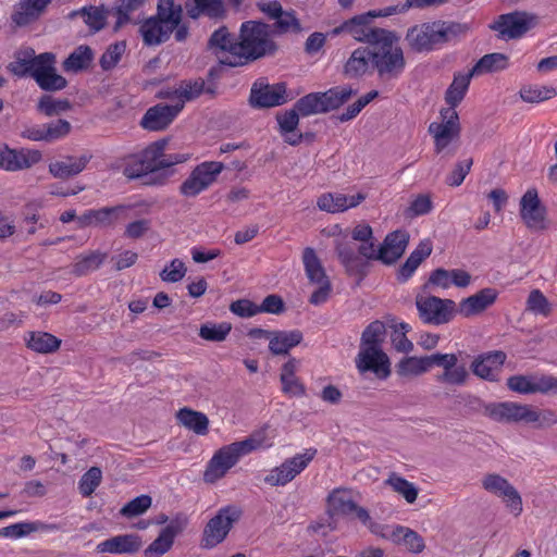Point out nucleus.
Returning <instances> with one entry per match:
<instances>
[{"label":"nucleus","mask_w":557,"mask_h":557,"mask_svg":"<svg viewBox=\"0 0 557 557\" xmlns=\"http://www.w3.org/2000/svg\"><path fill=\"white\" fill-rule=\"evenodd\" d=\"M166 140H157L131 156L123 168L129 180L143 178L145 185H163L172 174L170 168L188 160L186 153H165Z\"/></svg>","instance_id":"1"},{"label":"nucleus","mask_w":557,"mask_h":557,"mask_svg":"<svg viewBox=\"0 0 557 557\" xmlns=\"http://www.w3.org/2000/svg\"><path fill=\"white\" fill-rule=\"evenodd\" d=\"M236 49L238 52L234 53L228 66H242L272 57L276 53L278 46L272 38L270 25L261 21H246L240 25Z\"/></svg>","instance_id":"2"},{"label":"nucleus","mask_w":557,"mask_h":557,"mask_svg":"<svg viewBox=\"0 0 557 557\" xmlns=\"http://www.w3.org/2000/svg\"><path fill=\"white\" fill-rule=\"evenodd\" d=\"M385 336L386 326L379 320L371 322L362 332L360 350L356 359V366L361 373L371 371L379 379L389 376L391 362L382 349Z\"/></svg>","instance_id":"3"},{"label":"nucleus","mask_w":557,"mask_h":557,"mask_svg":"<svg viewBox=\"0 0 557 557\" xmlns=\"http://www.w3.org/2000/svg\"><path fill=\"white\" fill-rule=\"evenodd\" d=\"M372 67L383 81L396 79L405 70L403 49L394 33L387 30L372 46Z\"/></svg>","instance_id":"4"},{"label":"nucleus","mask_w":557,"mask_h":557,"mask_svg":"<svg viewBox=\"0 0 557 557\" xmlns=\"http://www.w3.org/2000/svg\"><path fill=\"white\" fill-rule=\"evenodd\" d=\"M183 15V7L176 9L157 4L153 16L146 18L139 26V33L146 46H159L168 41Z\"/></svg>","instance_id":"5"},{"label":"nucleus","mask_w":557,"mask_h":557,"mask_svg":"<svg viewBox=\"0 0 557 557\" xmlns=\"http://www.w3.org/2000/svg\"><path fill=\"white\" fill-rule=\"evenodd\" d=\"M493 418L508 423H525L535 429L550 428L557 424V413L553 409H537L532 405L511 401L494 408Z\"/></svg>","instance_id":"6"},{"label":"nucleus","mask_w":557,"mask_h":557,"mask_svg":"<svg viewBox=\"0 0 557 557\" xmlns=\"http://www.w3.org/2000/svg\"><path fill=\"white\" fill-rule=\"evenodd\" d=\"M242 515L243 510L236 505L221 507L203 529L201 547L213 548L222 543Z\"/></svg>","instance_id":"7"},{"label":"nucleus","mask_w":557,"mask_h":557,"mask_svg":"<svg viewBox=\"0 0 557 557\" xmlns=\"http://www.w3.org/2000/svg\"><path fill=\"white\" fill-rule=\"evenodd\" d=\"M373 17H375V14L372 12L354 16L343 22L339 26L333 28L330 32V35H349L357 41L367 42L369 46H372L382 35H385V32H387L384 28L373 27L371 25Z\"/></svg>","instance_id":"8"},{"label":"nucleus","mask_w":557,"mask_h":557,"mask_svg":"<svg viewBox=\"0 0 557 557\" xmlns=\"http://www.w3.org/2000/svg\"><path fill=\"white\" fill-rule=\"evenodd\" d=\"M416 306L421 320L433 325L448 323L457 313V305L454 300L436 296H418Z\"/></svg>","instance_id":"9"},{"label":"nucleus","mask_w":557,"mask_h":557,"mask_svg":"<svg viewBox=\"0 0 557 557\" xmlns=\"http://www.w3.org/2000/svg\"><path fill=\"white\" fill-rule=\"evenodd\" d=\"M223 169L222 162L207 161L198 164L180 186V193L185 197L198 196L216 181Z\"/></svg>","instance_id":"10"},{"label":"nucleus","mask_w":557,"mask_h":557,"mask_svg":"<svg viewBox=\"0 0 557 557\" xmlns=\"http://www.w3.org/2000/svg\"><path fill=\"white\" fill-rule=\"evenodd\" d=\"M243 456H246V454L237 442L221 447L208 462L203 473V480L207 483H214L222 479Z\"/></svg>","instance_id":"11"},{"label":"nucleus","mask_w":557,"mask_h":557,"mask_svg":"<svg viewBox=\"0 0 557 557\" xmlns=\"http://www.w3.org/2000/svg\"><path fill=\"white\" fill-rule=\"evenodd\" d=\"M434 366L443 369L441 373L435 375V381L442 385L463 386L470 377L466 366L459 362V357L456 354L435 352Z\"/></svg>","instance_id":"12"},{"label":"nucleus","mask_w":557,"mask_h":557,"mask_svg":"<svg viewBox=\"0 0 557 557\" xmlns=\"http://www.w3.org/2000/svg\"><path fill=\"white\" fill-rule=\"evenodd\" d=\"M536 24V16L523 11H515L498 16L491 28L499 33L503 39H516L523 36Z\"/></svg>","instance_id":"13"},{"label":"nucleus","mask_w":557,"mask_h":557,"mask_svg":"<svg viewBox=\"0 0 557 557\" xmlns=\"http://www.w3.org/2000/svg\"><path fill=\"white\" fill-rule=\"evenodd\" d=\"M442 122H432L429 133L434 138L435 151L441 153L460 134L459 116L453 108L441 110Z\"/></svg>","instance_id":"14"},{"label":"nucleus","mask_w":557,"mask_h":557,"mask_svg":"<svg viewBox=\"0 0 557 557\" xmlns=\"http://www.w3.org/2000/svg\"><path fill=\"white\" fill-rule=\"evenodd\" d=\"M482 486L485 491L504 498L507 507L515 516L522 512L521 496L507 479L496 473H490L483 478Z\"/></svg>","instance_id":"15"},{"label":"nucleus","mask_w":557,"mask_h":557,"mask_svg":"<svg viewBox=\"0 0 557 557\" xmlns=\"http://www.w3.org/2000/svg\"><path fill=\"white\" fill-rule=\"evenodd\" d=\"M188 523L184 515H177L170 523L161 530L158 537L145 549L146 557H161L168 553L175 537L181 534Z\"/></svg>","instance_id":"16"},{"label":"nucleus","mask_w":557,"mask_h":557,"mask_svg":"<svg viewBox=\"0 0 557 557\" xmlns=\"http://www.w3.org/2000/svg\"><path fill=\"white\" fill-rule=\"evenodd\" d=\"M237 44L238 36L231 34L227 27L221 26L211 34L207 47L221 64L228 66L230 60L233 61L234 53L238 52Z\"/></svg>","instance_id":"17"},{"label":"nucleus","mask_w":557,"mask_h":557,"mask_svg":"<svg viewBox=\"0 0 557 557\" xmlns=\"http://www.w3.org/2000/svg\"><path fill=\"white\" fill-rule=\"evenodd\" d=\"M183 109V103L169 106L159 103L149 108L144 114L140 125L151 132L165 129Z\"/></svg>","instance_id":"18"},{"label":"nucleus","mask_w":557,"mask_h":557,"mask_svg":"<svg viewBox=\"0 0 557 557\" xmlns=\"http://www.w3.org/2000/svg\"><path fill=\"white\" fill-rule=\"evenodd\" d=\"M41 152L35 149L0 148V168L7 171L28 169L41 160Z\"/></svg>","instance_id":"19"},{"label":"nucleus","mask_w":557,"mask_h":557,"mask_svg":"<svg viewBox=\"0 0 557 557\" xmlns=\"http://www.w3.org/2000/svg\"><path fill=\"white\" fill-rule=\"evenodd\" d=\"M546 209L541 205L537 190L528 189L520 200V216L529 228H544Z\"/></svg>","instance_id":"20"},{"label":"nucleus","mask_w":557,"mask_h":557,"mask_svg":"<svg viewBox=\"0 0 557 557\" xmlns=\"http://www.w3.org/2000/svg\"><path fill=\"white\" fill-rule=\"evenodd\" d=\"M497 297L498 292L495 288H483L478 293L463 298L457 307V313L466 319L479 315L493 306Z\"/></svg>","instance_id":"21"},{"label":"nucleus","mask_w":557,"mask_h":557,"mask_svg":"<svg viewBox=\"0 0 557 557\" xmlns=\"http://www.w3.org/2000/svg\"><path fill=\"white\" fill-rule=\"evenodd\" d=\"M249 102L253 108H271L287 102L285 84L261 85L251 88Z\"/></svg>","instance_id":"22"},{"label":"nucleus","mask_w":557,"mask_h":557,"mask_svg":"<svg viewBox=\"0 0 557 557\" xmlns=\"http://www.w3.org/2000/svg\"><path fill=\"white\" fill-rule=\"evenodd\" d=\"M48 52L36 54L33 48H23L14 53V59L9 63L8 70L18 77H35L37 67L45 59H48Z\"/></svg>","instance_id":"23"},{"label":"nucleus","mask_w":557,"mask_h":557,"mask_svg":"<svg viewBox=\"0 0 557 557\" xmlns=\"http://www.w3.org/2000/svg\"><path fill=\"white\" fill-rule=\"evenodd\" d=\"M506 360V354L500 350L479 355L471 363L474 375L490 382L497 381L498 373Z\"/></svg>","instance_id":"24"},{"label":"nucleus","mask_w":557,"mask_h":557,"mask_svg":"<svg viewBox=\"0 0 557 557\" xmlns=\"http://www.w3.org/2000/svg\"><path fill=\"white\" fill-rule=\"evenodd\" d=\"M382 537L393 542L396 545L405 546L407 550L413 554L422 553L425 548L423 537L414 530L404 525H387Z\"/></svg>","instance_id":"25"},{"label":"nucleus","mask_w":557,"mask_h":557,"mask_svg":"<svg viewBox=\"0 0 557 557\" xmlns=\"http://www.w3.org/2000/svg\"><path fill=\"white\" fill-rule=\"evenodd\" d=\"M366 198L367 195L364 193H358L352 196L342 193H324L318 198L317 206L321 211L334 214L356 208Z\"/></svg>","instance_id":"26"},{"label":"nucleus","mask_w":557,"mask_h":557,"mask_svg":"<svg viewBox=\"0 0 557 557\" xmlns=\"http://www.w3.org/2000/svg\"><path fill=\"white\" fill-rule=\"evenodd\" d=\"M408 243L409 234L406 231H394L386 235L376 258L384 264H393L404 255Z\"/></svg>","instance_id":"27"},{"label":"nucleus","mask_w":557,"mask_h":557,"mask_svg":"<svg viewBox=\"0 0 557 557\" xmlns=\"http://www.w3.org/2000/svg\"><path fill=\"white\" fill-rule=\"evenodd\" d=\"M48 59H45L35 73V82L42 90L57 91L66 87V79L55 71V55L48 52Z\"/></svg>","instance_id":"28"},{"label":"nucleus","mask_w":557,"mask_h":557,"mask_svg":"<svg viewBox=\"0 0 557 557\" xmlns=\"http://www.w3.org/2000/svg\"><path fill=\"white\" fill-rule=\"evenodd\" d=\"M141 546L143 541L138 534H121L100 542L97 545V552L115 555L135 554Z\"/></svg>","instance_id":"29"},{"label":"nucleus","mask_w":557,"mask_h":557,"mask_svg":"<svg viewBox=\"0 0 557 557\" xmlns=\"http://www.w3.org/2000/svg\"><path fill=\"white\" fill-rule=\"evenodd\" d=\"M407 40L416 51H429L441 45L435 22L412 27Z\"/></svg>","instance_id":"30"},{"label":"nucleus","mask_w":557,"mask_h":557,"mask_svg":"<svg viewBox=\"0 0 557 557\" xmlns=\"http://www.w3.org/2000/svg\"><path fill=\"white\" fill-rule=\"evenodd\" d=\"M92 156L90 153L81 157L66 156L62 160H57L49 164V173L60 180H67L83 172Z\"/></svg>","instance_id":"31"},{"label":"nucleus","mask_w":557,"mask_h":557,"mask_svg":"<svg viewBox=\"0 0 557 557\" xmlns=\"http://www.w3.org/2000/svg\"><path fill=\"white\" fill-rule=\"evenodd\" d=\"M187 15L193 20L207 16L211 20H220L225 15L222 0H189L184 4Z\"/></svg>","instance_id":"32"},{"label":"nucleus","mask_w":557,"mask_h":557,"mask_svg":"<svg viewBox=\"0 0 557 557\" xmlns=\"http://www.w3.org/2000/svg\"><path fill=\"white\" fill-rule=\"evenodd\" d=\"M336 252L341 263L350 275L364 276L368 272V261L362 259L348 243H338Z\"/></svg>","instance_id":"33"},{"label":"nucleus","mask_w":557,"mask_h":557,"mask_svg":"<svg viewBox=\"0 0 557 557\" xmlns=\"http://www.w3.org/2000/svg\"><path fill=\"white\" fill-rule=\"evenodd\" d=\"M51 0H20L16 4L12 21L18 26H25L37 20Z\"/></svg>","instance_id":"34"},{"label":"nucleus","mask_w":557,"mask_h":557,"mask_svg":"<svg viewBox=\"0 0 557 557\" xmlns=\"http://www.w3.org/2000/svg\"><path fill=\"white\" fill-rule=\"evenodd\" d=\"M432 249V242L430 239L421 240L405 263L399 268L397 278L401 282H406L410 278L422 261L431 255Z\"/></svg>","instance_id":"35"},{"label":"nucleus","mask_w":557,"mask_h":557,"mask_svg":"<svg viewBox=\"0 0 557 557\" xmlns=\"http://www.w3.org/2000/svg\"><path fill=\"white\" fill-rule=\"evenodd\" d=\"M304 336L299 330L274 331L269 343V350L274 356L287 355L289 350L302 341Z\"/></svg>","instance_id":"36"},{"label":"nucleus","mask_w":557,"mask_h":557,"mask_svg":"<svg viewBox=\"0 0 557 557\" xmlns=\"http://www.w3.org/2000/svg\"><path fill=\"white\" fill-rule=\"evenodd\" d=\"M434 354L423 357H404L396 364V373L401 377L418 376L433 367Z\"/></svg>","instance_id":"37"},{"label":"nucleus","mask_w":557,"mask_h":557,"mask_svg":"<svg viewBox=\"0 0 557 557\" xmlns=\"http://www.w3.org/2000/svg\"><path fill=\"white\" fill-rule=\"evenodd\" d=\"M372 65V48H357L347 60L344 66V73L349 77H359L367 73L369 66Z\"/></svg>","instance_id":"38"},{"label":"nucleus","mask_w":557,"mask_h":557,"mask_svg":"<svg viewBox=\"0 0 557 557\" xmlns=\"http://www.w3.org/2000/svg\"><path fill=\"white\" fill-rule=\"evenodd\" d=\"M299 115L300 113L295 107L276 115L280 133L285 137V141L293 146L300 144L302 139L301 134L295 133L299 123Z\"/></svg>","instance_id":"39"},{"label":"nucleus","mask_w":557,"mask_h":557,"mask_svg":"<svg viewBox=\"0 0 557 557\" xmlns=\"http://www.w3.org/2000/svg\"><path fill=\"white\" fill-rule=\"evenodd\" d=\"M176 419L186 429L197 435H207L209 432V419L200 412L189 408H182L176 413Z\"/></svg>","instance_id":"40"},{"label":"nucleus","mask_w":557,"mask_h":557,"mask_svg":"<svg viewBox=\"0 0 557 557\" xmlns=\"http://www.w3.org/2000/svg\"><path fill=\"white\" fill-rule=\"evenodd\" d=\"M356 90L351 87H333L324 92H318L322 112L326 113L338 109L345 102H347L354 95H356Z\"/></svg>","instance_id":"41"},{"label":"nucleus","mask_w":557,"mask_h":557,"mask_svg":"<svg viewBox=\"0 0 557 557\" xmlns=\"http://www.w3.org/2000/svg\"><path fill=\"white\" fill-rule=\"evenodd\" d=\"M474 76L471 71L466 74L457 73L445 92V101L449 108H455L463 100L469 88L471 78Z\"/></svg>","instance_id":"42"},{"label":"nucleus","mask_w":557,"mask_h":557,"mask_svg":"<svg viewBox=\"0 0 557 557\" xmlns=\"http://www.w3.org/2000/svg\"><path fill=\"white\" fill-rule=\"evenodd\" d=\"M129 207L120 205L96 210V226L101 228L114 227L119 222L128 219Z\"/></svg>","instance_id":"43"},{"label":"nucleus","mask_w":557,"mask_h":557,"mask_svg":"<svg viewBox=\"0 0 557 557\" xmlns=\"http://www.w3.org/2000/svg\"><path fill=\"white\" fill-rule=\"evenodd\" d=\"M27 347L39 354H51L60 348L61 341L47 332H30L26 339Z\"/></svg>","instance_id":"44"},{"label":"nucleus","mask_w":557,"mask_h":557,"mask_svg":"<svg viewBox=\"0 0 557 557\" xmlns=\"http://www.w3.org/2000/svg\"><path fill=\"white\" fill-rule=\"evenodd\" d=\"M107 253L100 251H91L87 255H81L72 265L71 273L77 277L87 275L97 270L104 262Z\"/></svg>","instance_id":"45"},{"label":"nucleus","mask_w":557,"mask_h":557,"mask_svg":"<svg viewBox=\"0 0 557 557\" xmlns=\"http://www.w3.org/2000/svg\"><path fill=\"white\" fill-rule=\"evenodd\" d=\"M508 66V57L504 53H488L483 55L470 70L474 76L503 71Z\"/></svg>","instance_id":"46"},{"label":"nucleus","mask_w":557,"mask_h":557,"mask_svg":"<svg viewBox=\"0 0 557 557\" xmlns=\"http://www.w3.org/2000/svg\"><path fill=\"white\" fill-rule=\"evenodd\" d=\"M329 507L335 513L351 515L357 503L351 497V492L346 488H335L327 496Z\"/></svg>","instance_id":"47"},{"label":"nucleus","mask_w":557,"mask_h":557,"mask_svg":"<svg viewBox=\"0 0 557 557\" xmlns=\"http://www.w3.org/2000/svg\"><path fill=\"white\" fill-rule=\"evenodd\" d=\"M305 272L311 283L327 281L325 270L313 248L307 247L302 253Z\"/></svg>","instance_id":"48"},{"label":"nucleus","mask_w":557,"mask_h":557,"mask_svg":"<svg viewBox=\"0 0 557 557\" xmlns=\"http://www.w3.org/2000/svg\"><path fill=\"white\" fill-rule=\"evenodd\" d=\"M92 57L94 53L90 47L84 45L79 46L64 60L63 70L74 73L86 70Z\"/></svg>","instance_id":"49"},{"label":"nucleus","mask_w":557,"mask_h":557,"mask_svg":"<svg viewBox=\"0 0 557 557\" xmlns=\"http://www.w3.org/2000/svg\"><path fill=\"white\" fill-rule=\"evenodd\" d=\"M385 484L391 486L394 492L401 495L407 503L412 504L417 500L419 491L416 485L405 478L392 472L385 480Z\"/></svg>","instance_id":"50"},{"label":"nucleus","mask_w":557,"mask_h":557,"mask_svg":"<svg viewBox=\"0 0 557 557\" xmlns=\"http://www.w3.org/2000/svg\"><path fill=\"white\" fill-rule=\"evenodd\" d=\"M438 32L441 45L453 41L465 36L469 30V25L458 22H435Z\"/></svg>","instance_id":"51"},{"label":"nucleus","mask_w":557,"mask_h":557,"mask_svg":"<svg viewBox=\"0 0 557 557\" xmlns=\"http://www.w3.org/2000/svg\"><path fill=\"white\" fill-rule=\"evenodd\" d=\"M301 30V24L296 16L295 11H285L283 10L274 21L273 26L271 27V33L283 35L287 33H299Z\"/></svg>","instance_id":"52"},{"label":"nucleus","mask_w":557,"mask_h":557,"mask_svg":"<svg viewBox=\"0 0 557 557\" xmlns=\"http://www.w3.org/2000/svg\"><path fill=\"white\" fill-rule=\"evenodd\" d=\"M268 430L269 426L264 425L252 432L247 438L237 442L246 455L259 448H267L272 446V443L268 436Z\"/></svg>","instance_id":"53"},{"label":"nucleus","mask_w":557,"mask_h":557,"mask_svg":"<svg viewBox=\"0 0 557 557\" xmlns=\"http://www.w3.org/2000/svg\"><path fill=\"white\" fill-rule=\"evenodd\" d=\"M205 91V81L197 78L195 81H183L180 86L172 92H168V96H175L182 99V103L190 101L199 97Z\"/></svg>","instance_id":"54"},{"label":"nucleus","mask_w":557,"mask_h":557,"mask_svg":"<svg viewBox=\"0 0 557 557\" xmlns=\"http://www.w3.org/2000/svg\"><path fill=\"white\" fill-rule=\"evenodd\" d=\"M557 96V90L553 87L528 85L520 89V97L524 102L539 103Z\"/></svg>","instance_id":"55"},{"label":"nucleus","mask_w":557,"mask_h":557,"mask_svg":"<svg viewBox=\"0 0 557 557\" xmlns=\"http://www.w3.org/2000/svg\"><path fill=\"white\" fill-rule=\"evenodd\" d=\"M146 0H117V3L112 8V14L116 17L114 30L120 29L123 25L129 22V14L138 10Z\"/></svg>","instance_id":"56"},{"label":"nucleus","mask_w":557,"mask_h":557,"mask_svg":"<svg viewBox=\"0 0 557 557\" xmlns=\"http://www.w3.org/2000/svg\"><path fill=\"white\" fill-rule=\"evenodd\" d=\"M102 481V471L99 467L89 468L78 481V491L83 497H89Z\"/></svg>","instance_id":"57"},{"label":"nucleus","mask_w":557,"mask_h":557,"mask_svg":"<svg viewBox=\"0 0 557 557\" xmlns=\"http://www.w3.org/2000/svg\"><path fill=\"white\" fill-rule=\"evenodd\" d=\"M82 14L85 23L94 30L99 32L106 26L108 14H112V9L107 10L104 7L83 8Z\"/></svg>","instance_id":"58"},{"label":"nucleus","mask_w":557,"mask_h":557,"mask_svg":"<svg viewBox=\"0 0 557 557\" xmlns=\"http://www.w3.org/2000/svg\"><path fill=\"white\" fill-rule=\"evenodd\" d=\"M525 309L534 314L548 317L552 312V305L540 289H533L528 296Z\"/></svg>","instance_id":"59"},{"label":"nucleus","mask_w":557,"mask_h":557,"mask_svg":"<svg viewBox=\"0 0 557 557\" xmlns=\"http://www.w3.org/2000/svg\"><path fill=\"white\" fill-rule=\"evenodd\" d=\"M37 108L45 115L54 116L70 110L71 103L66 99H55L49 95H45L39 99Z\"/></svg>","instance_id":"60"},{"label":"nucleus","mask_w":557,"mask_h":557,"mask_svg":"<svg viewBox=\"0 0 557 557\" xmlns=\"http://www.w3.org/2000/svg\"><path fill=\"white\" fill-rule=\"evenodd\" d=\"M379 92L376 90H371L368 94L360 97L352 104L348 106L342 114L333 115L332 119L338 122H347L355 119L361 110L369 104L372 100L377 97Z\"/></svg>","instance_id":"61"},{"label":"nucleus","mask_w":557,"mask_h":557,"mask_svg":"<svg viewBox=\"0 0 557 557\" xmlns=\"http://www.w3.org/2000/svg\"><path fill=\"white\" fill-rule=\"evenodd\" d=\"M231 330V324L226 322L220 324L207 323L201 325L199 336L209 342H223Z\"/></svg>","instance_id":"62"},{"label":"nucleus","mask_w":557,"mask_h":557,"mask_svg":"<svg viewBox=\"0 0 557 557\" xmlns=\"http://www.w3.org/2000/svg\"><path fill=\"white\" fill-rule=\"evenodd\" d=\"M152 499L149 495H140L125 504L120 513L126 518H134L145 513L151 506Z\"/></svg>","instance_id":"63"},{"label":"nucleus","mask_w":557,"mask_h":557,"mask_svg":"<svg viewBox=\"0 0 557 557\" xmlns=\"http://www.w3.org/2000/svg\"><path fill=\"white\" fill-rule=\"evenodd\" d=\"M321 103L322 102H320L319 94L310 92L299 98L295 103V108L298 110L301 116H310L323 113Z\"/></svg>","instance_id":"64"}]
</instances>
